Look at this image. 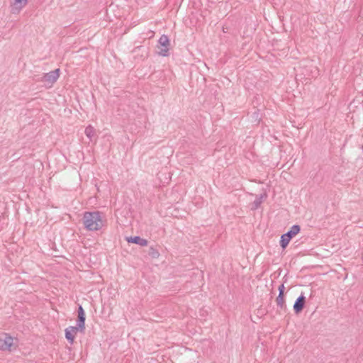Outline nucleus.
<instances>
[{
	"label": "nucleus",
	"mask_w": 363,
	"mask_h": 363,
	"mask_svg": "<svg viewBox=\"0 0 363 363\" xmlns=\"http://www.w3.org/2000/svg\"><path fill=\"white\" fill-rule=\"evenodd\" d=\"M284 284H281L279 286V294L283 295L284 294Z\"/></svg>",
	"instance_id": "14"
},
{
	"label": "nucleus",
	"mask_w": 363,
	"mask_h": 363,
	"mask_svg": "<svg viewBox=\"0 0 363 363\" xmlns=\"http://www.w3.org/2000/svg\"><path fill=\"white\" fill-rule=\"evenodd\" d=\"M305 301L306 297L303 295L301 294L298 297L294 305V310L295 313H298L303 310Z\"/></svg>",
	"instance_id": "8"
},
{
	"label": "nucleus",
	"mask_w": 363,
	"mask_h": 363,
	"mask_svg": "<svg viewBox=\"0 0 363 363\" xmlns=\"http://www.w3.org/2000/svg\"><path fill=\"white\" fill-rule=\"evenodd\" d=\"M301 228L298 225H294L290 230L281 236L280 245L285 249L289 245L290 240L300 232Z\"/></svg>",
	"instance_id": "3"
},
{
	"label": "nucleus",
	"mask_w": 363,
	"mask_h": 363,
	"mask_svg": "<svg viewBox=\"0 0 363 363\" xmlns=\"http://www.w3.org/2000/svg\"><path fill=\"white\" fill-rule=\"evenodd\" d=\"M82 220L84 228L90 231L101 229L106 223L104 214L99 211L85 212Z\"/></svg>",
	"instance_id": "1"
},
{
	"label": "nucleus",
	"mask_w": 363,
	"mask_h": 363,
	"mask_svg": "<svg viewBox=\"0 0 363 363\" xmlns=\"http://www.w3.org/2000/svg\"><path fill=\"white\" fill-rule=\"evenodd\" d=\"M126 240L129 243H134L140 246H145L147 244V240L140 236L128 237L126 238Z\"/></svg>",
	"instance_id": "9"
},
{
	"label": "nucleus",
	"mask_w": 363,
	"mask_h": 363,
	"mask_svg": "<svg viewBox=\"0 0 363 363\" xmlns=\"http://www.w3.org/2000/svg\"><path fill=\"white\" fill-rule=\"evenodd\" d=\"M276 302H277V306L280 309H281V310H285L286 309V306L285 304V301H284V294L283 295L279 294L278 296L277 297Z\"/></svg>",
	"instance_id": "11"
},
{
	"label": "nucleus",
	"mask_w": 363,
	"mask_h": 363,
	"mask_svg": "<svg viewBox=\"0 0 363 363\" xmlns=\"http://www.w3.org/2000/svg\"><path fill=\"white\" fill-rule=\"evenodd\" d=\"M84 133L91 140L95 135V129L89 125L85 128Z\"/></svg>",
	"instance_id": "12"
},
{
	"label": "nucleus",
	"mask_w": 363,
	"mask_h": 363,
	"mask_svg": "<svg viewBox=\"0 0 363 363\" xmlns=\"http://www.w3.org/2000/svg\"><path fill=\"white\" fill-rule=\"evenodd\" d=\"M28 0H11L10 4L11 13L18 14L27 5Z\"/></svg>",
	"instance_id": "6"
},
{
	"label": "nucleus",
	"mask_w": 363,
	"mask_h": 363,
	"mask_svg": "<svg viewBox=\"0 0 363 363\" xmlns=\"http://www.w3.org/2000/svg\"><path fill=\"white\" fill-rule=\"evenodd\" d=\"M170 48V43L168 37L165 35L160 36V55L168 56Z\"/></svg>",
	"instance_id": "7"
},
{
	"label": "nucleus",
	"mask_w": 363,
	"mask_h": 363,
	"mask_svg": "<svg viewBox=\"0 0 363 363\" xmlns=\"http://www.w3.org/2000/svg\"><path fill=\"white\" fill-rule=\"evenodd\" d=\"M266 198H267L266 194H261L259 196H257L255 200L252 203V209L258 208L260 206L261 203H262L263 199H266Z\"/></svg>",
	"instance_id": "10"
},
{
	"label": "nucleus",
	"mask_w": 363,
	"mask_h": 363,
	"mask_svg": "<svg viewBox=\"0 0 363 363\" xmlns=\"http://www.w3.org/2000/svg\"><path fill=\"white\" fill-rule=\"evenodd\" d=\"M78 317L77 326H69L65 330V337L70 344H73L75 335L78 331L84 332L86 315L84 308L81 305L78 308Z\"/></svg>",
	"instance_id": "2"
},
{
	"label": "nucleus",
	"mask_w": 363,
	"mask_h": 363,
	"mask_svg": "<svg viewBox=\"0 0 363 363\" xmlns=\"http://www.w3.org/2000/svg\"><path fill=\"white\" fill-rule=\"evenodd\" d=\"M13 347V338L7 333H3L0 335V350L12 351Z\"/></svg>",
	"instance_id": "4"
},
{
	"label": "nucleus",
	"mask_w": 363,
	"mask_h": 363,
	"mask_svg": "<svg viewBox=\"0 0 363 363\" xmlns=\"http://www.w3.org/2000/svg\"><path fill=\"white\" fill-rule=\"evenodd\" d=\"M147 255L150 256L152 258H156L159 256L158 251L156 248H154L153 247H150L149 248V250L147 252Z\"/></svg>",
	"instance_id": "13"
},
{
	"label": "nucleus",
	"mask_w": 363,
	"mask_h": 363,
	"mask_svg": "<svg viewBox=\"0 0 363 363\" xmlns=\"http://www.w3.org/2000/svg\"><path fill=\"white\" fill-rule=\"evenodd\" d=\"M60 77V69H56L48 73H45L41 78V81L45 82L46 86L50 87Z\"/></svg>",
	"instance_id": "5"
}]
</instances>
